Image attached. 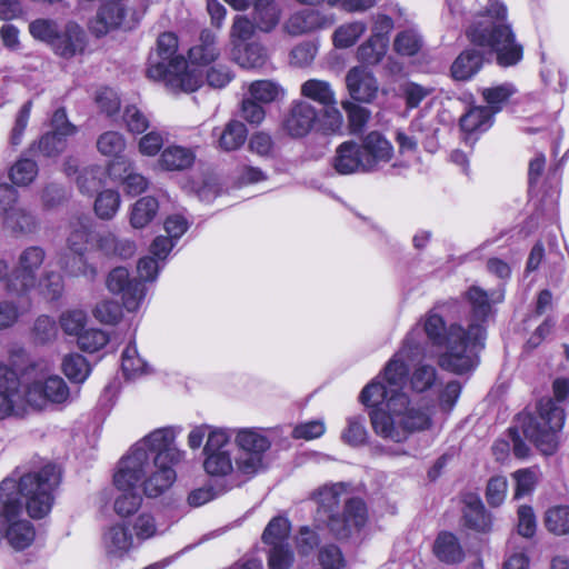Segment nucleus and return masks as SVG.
<instances>
[{"mask_svg": "<svg viewBox=\"0 0 569 569\" xmlns=\"http://www.w3.org/2000/svg\"><path fill=\"white\" fill-rule=\"evenodd\" d=\"M423 352L419 332L411 330L400 349L359 395V401L372 408L369 418L373 432L386 441L401 443L411 433L431 427L429 409L413 403L405 391L409 373L408 362L420 358Z\"/></svg>", "mask_w": 569, "mask_h": 569, "instance_id": "1", "label": "nucleus"}, {"mask_svg": "<svg viewBox=\"0 0 569 569\" xmlns=\"http://www.w3.org/2000/svg\"><path fill=\"white\" fill-rule=\"evenodd\" d=\"M180 427L154 429L137 441L120 460L113 483L119 491L114 512L122 518L133 515L141 506L137 490L140 483L148 497H158L176 481L174 466L183 462L187 451L176 445Z\"/></svg>", "mask_w": 569, "mask_h": 569, "instance_id": "2", "label": "nucleus"}, {"mask_svg": "<svg viewBox=\"0 0 569 569\" xmlns=\"http://www.w3.org/2000/svg\"><path fill=\"white\" fill-rule=\"evenodd\" d=\"M59 482L60 473L51 465L32 472L16 469L0 482V542L17 551L31 546L36 530L23 517L22 499L30 517L43 518L52 508Z\"/></svg>", "mask_w": 569, "mask_h": 569, "instance_id": "3", "label": "nucleus"}, {"mask_svg": "<svg viewBox=\"0 0 569 569\" xmlns=\"http://www.w3.org/2000/svg\"><path fill=\"white\" fill-rule=\"evenodd\" d=\"M466 298L471 305L473 317V321L468 322L466 327L457 321L448 325L433 311H429L421 319L430 343L442 350L438 358L439 367L457 375L469 372L477 367L475 350L482 346L486 337L482 323L491 311V305L503 300V291L498 289L488 293L475 286L466 292Z\"/></svg>", "mask_w": 569, "mask_h": 569, "instance_id": "4", "label": "nucleus"}, {"mask_svg": "<svg viewBox=\"0 0 569 569\" xmlns=\"http://www.w3.org/2000/svg\"><path fill=\"white\" fill-rule=\"evenodd\" d=\"M507 8L499 0L489 1L483 14L476 18L467 31L469 40L491 49L500 66L509 67L522 58V47L515 41L510 27L505 23Z\"/></svg>", "mask_w": 569, "mask_h": 569, "instance_id": "5", "label": "nucleus"}, {"mask_svg": "<svg viewBox=\"0 0 569 569\" xmlns=\"http://www.w3.org/2000/svg\"><path fill=\"white\" fill-rule=\"evenodd\" d=\"M179 40L173 32H163L157 40V58L150 61L147 74L162 81L171 91L193 92L202 84L201 74L177 54Z\"/></svg>", "mask_w": 569, "mask_h": 569, "instance_id": "6", "label": "nucleus"}, {"mask_svg": "<svg viewBox=\"0 0 569 569\" xmlns=\"http://www.w3.org/2000/svg\"><path fill=\"white\" fill-rule=\"evenodd\" d=\"M346 496L343 483L326 485L313 495L321 520L327 521L330 530L339 538L348 537L353 529L362 527L367 519V510L360 499L347 500L342 515L335 511L339 502L346 500Z\"/></svg>", "mask_w": 569, "mask_h": 569, "instance_id": "7", "label": "nucleus"}, {"mask_svg": "<svg viewBox=\"0 0 569 569\" xmlns=\"http://www.w3.org/2000/svg\"><path fill=\"white\" fill-rule=\"evenodd\" d=\"M565 423V412L552 399H542L536 417L522 418V433L545 455H551L558 446L557 433Z\"/></svg>", "mask_w": 569, "mask_h": 569, "instance_id": "8", "label": "nucleus"}, {"mask_svg": "<svg viewBox=\"0 0 569 569\" xmlns=\"http://www.w3.org/2000/svg\"><path fill=\"white\" fill-rule=\"evenodd\" d=\"M23 386L29 409L42 410L49 403H62L69 398V388L64 380L52 373L49 362L40 360L30 365Z\"/></svg>", "mask_w": 569, "mask_h": 569, "instance_id": "9", "label": "nucleus"}, {"mask_svg": "<svg viewBox=\"0 0 569 569\" xmlns=\"http://www.w3.org/2000/svg\"><path fill=\"white\" fill-rule=\"evenodd\" d=\"M29 32L38 41L44 42L63 58L81 53L86 47V34L74 22H68L60 32L57 21L39 18L29 23Z\"/></svg>", "mask_w": 569, "mask_h": 569, "instance_id": "10", "label": "nucleus"}, {"mask_svg": "<svg viewBox=\"0 0 569 569\" xmlns=\"http://www.w3.org/2000/svg\"><path fill=\"white\" fill-rule=\"evenodd\" d=\"M46 260V251L39 246H30L23 249L11 272L8 266L0 260V281L4 290L10 293L28 295L38 286L39 270Z\"/></svg>", "mask_w": 569, "mask_h": 569, "instance_id": "11", "label": "nucleus"}, {"mask_svg": "<svg viewBox=\"0 0 569 569\" xmlns=\"http://www.w3.org/2000/svg\"><path fill=\"white\" fill-rule=\"evenodd\" d=\"M238 473L253 477L267 468V453L272 441L263 429L239 428L234 430Z\"/></svg>", "mask_w": 569, "mask_h": 569, "instance_id": "12", "label": "nucleus"}, {"mask_svg": "<svg viewBox=\"0 0 569 569\" xmlns=\"http://www.w3.org/2000/svg\"><path fill=\"white\" fill-rule=\"evenodd\" d=\"M202 456V468L208 476L223 478L238 473L237 457L233 456L229 429L211 433V438L203 445Z\"/></svg>", "mask_w": 569, "mask_h": 569, "instance_id": "13", "label": "nucleus"}, {"mask_svg": "<svg viewBox=\"0 0 569 569\" xmlns=\"http://www.w3.org/2000/svg\"><path fill=\"white\" fill-rule=\"evenodd\" d=\"M28 411L26 389L10 369L0 365V420L23 417Z\"/></svg>", "mask_w": 569, "mask_h": 569, "instance_id": "14", "label": "nucleus"}, {"mask_svg": "<svg viewBox=\"0 0 569 569\" xmlns=\"http://www.w3.org/2000/svg\"><path fill=\"white\" fill-rule=\"evenodd\" d=\"M107 288L114 295H120L124 308L137 311L146 297L144 286L137 279L130 278L129 271L123 267L112 269L106 281Z\"/></svg>", "mask_w": 569, "mask_h": 569, "instance_id": "15", "label": "nucleus"}, {"mask_svg": "<svg viewBox=\"0 0 569 569\" xmlns=\"http://www.w3.org/2000/svg\"><path fill=\"white\" fill-rule=\"evenodd\" d=\"M367 171L373 172L389 163L395 154L392 143L379 131H371L360 143Z\"/></svg>", "mask_w": 569, "mask_h": 569, "instance_id": "16", "label": "nucleus"}, {"mask_svg": "<svg viewBox=\"0 0 569 569\" xmlns=\"http://www.w3.org/2000/svg\"><path fill=\"white\" fill-rule=\"evenodd\" d=\"M137 19L126 9L124 4L120 1L106 2L97 13L96 20L91 24V30L97 36H103L109 30L123 27L126 29L132 28Z\"/></svg>", "mask_w": 569, "mask_h": 569, "instance_id": "17", "label": "nucleus"}, {"mask_svg": "<svg viewBox=\"0 0 569 569\" xmlns=\"http://www.w3.org/2000/svg\"><path fill=\"white\" fill-rule=\"evenodd\" d=\"M318 119L317 109L309 102L295 101L283 119V130L293 138L307 136Z\"/></svg>", "mask_w": 569, "mask_h": 569, "instance_id": "18", "label": "nucleus"}, {"mask_svg": "<svg viewBox=\"0 0 569 569\" xmlns=\"http://www.w3.org/2000/svg\"><path fill=\"white\" fill-rule=\"evenodd\" d=\"M335 22L332 14H325L318 10L305 9L291 14L283 24V29L291 36H301L331 27Z\"/></svg>", "mask_w": 569, "mask_h": 569, "instance_id": "19", "label": "nucleus"}, {"mask_svg": "<svg viewBox=\"0 0 569 569\" xmlns=\"http://www.w3.org/2000/svg\"><path fill=\"white\" fill-rule=\"evenodd\" d=\"M53 131L44 134L39 141V150L46 157H53L66 148V138L76 133L63 110H57L52 117Z\"/></svg>", "mask_w": 569, "mask_h": 569, "instance_id": "20", "label": "nucleus"}, {"mask_svg": "<svg viewBox=\"0 0 569 569\" xmlns=\"http://www.w3.org/2000/svg\"><path fill=\"white\" fill-rule=\"evenodd\" d=\"M346 86L355 101L371 102L378 93L376 77L365 67H353L346 74Z\"/></svg>", "mask_w": 569, "mask_h": 569, "instance_id": "21", "label": "nucleus"}, {"mask_svg": "<svg viewBox=\"0 0 569 569\" xmlns=\"http://www.w3.org/2000/svg\"><path fill=\"white\" fill-rule=\"evenodd\" d=\"M332 167L340 174L368 172L361 147L355 141H345L338 146Z\"/></svg>", "mask_w": 569, "mask_h": 569, "instance_id": "22", "label": "nucleus"}, {"mask_svg": "<svg viewBox=\"0 0 569 569\" xmlns=\"http://www.w3.org/2000/svg\"><path fill=\"white\" fill-rule=\"evenodd\" d=\"M101 541L106 555L112 559H121L134 548L133 536L122 523L108 527Z\"/></svg>", "mask_w": 569, "mask_h": 569, "instance_id": "23", "label": "nucleus"}, {"mask_svg": "<svg viewBox=\"0 0 569 569\" xmlns=\"http://www.w3.org/2000/svg\"><path fill=\"white\" fill-rule=\"evenodd\" d=\"M109 176L114 180H121L128 194L137 196L148 187L147 179L132 171V162L129 159L113 160L108 166Z\"/></svg>", "mask_w": 569, "mask_h": 569, "instance_id": "24", "label": "nucleus"}, {"mask_svg": "<svg viewBox=\"0 0 569 569\" xmlns=\"http://www.w3.org/2000/svg\"><path fill=\"white\" fill-rule=\"evenodd\" d=\"M230 59L240 68L259 69L266 64L268 53L263 44L253 41L230 48Z\"/></svg>", "mask_w": 569, "mask_h": 569, "instance_id": "25", "label": "nucleus"}, {"mask_svg": "<svg viewBox=\"0 0 569 569\" xmlns=\"http://www.w3.org/2000/svg\"><path fill=\"white\" fill-rule=\"evenodd\" d=\"M199 40V44L189 49L190 63L188 64L202 74L198 67L214 61L219 57L220 51L217 47V36L212 31L203 30L200 33ZM201 78L203 79V76Z\"/></svg>", "mask_w": 569, "mask_h": 569, "instance_id": "26", "label": "nucleus"}, {"mask_svg": "<svg viewBox=\"0 0 569 569\" xmlns=\"http://www.w3.org/2000/svg\"><path fill=\"white\" fill-rule=\"evenodd\" d=\"M495 116L483 106H470L460 118V129L468 136L481 134L493 124Z\"/></svg>", "mask_w": 569, "mask_h": 569, "instance_id": "27", "label": "nucleus"}, {"mask_svg": "<svg viewBox=\"0 0 569 569\" xmlns=\"http://www.w3.org/2000/svg\"><path fill=\"white\" fill-rule=\"evenodd\" d=\"M281 9L274 0H252V20L258 30L271 32L279 23Z\"/></svg>", "mask_w": 569, "mask_h": 569, "instance_id": "28", "label": "nucleus"}, {"mask_svg": "<svg viewBox=\"0 0 569 569\" xmlns=\"http://www.w3.org/2000/svg\"><path fill=\"white\" fill-rule=\"evenodd\" d=\"M7 299L0 301V330L12 327L29 309L28 295L10 293L6 290Z\"/></svg>", "mask_w": 569, "mask_h": 569, "instance_id": "29", "label": "nucleus"}, {"mask_svg": "<svg viewBox=\"0 0 569 569\" xmlns=\"http://www.w3.org/2000/svg\"><path fill=\"white\" fill-rule=\"evenodd\" d=\"M483 57L475 49L462 51L451 66V74L455 80L466 81L476 76L482 68Z\"/></svg>", "mask_w": 569, "mask_h": 569, "instance_id": "30", "label": "nucleus"}, {"mask_svg": "<svg viewBox=\"0 0 569 569\" xmlns=\"http://www.w3.org/2000/svg\"><path fill=\"white\" fill-rule=\"evenodd\" d=\"M91 239L92 221L89 217H80L70 222L67 244L71 252L86 253Z\"/></svg>", "mask_w": 569, "mask_h": 569, "instance_id": "31", "label": "nucleus"}, {"mask_svg": "<svg viewBox=\"0 0 569 569\" xmlns=\"http://www.w3.org/2000/svg\"><path fill=\"white\" fill-rule=\"evenodd\" d=\"M433 553L442 562L456 563L463 559V550L451 532H440L433 543Z\"/></svg>", "mask_w": 569, "mask_h": 569, "instance_id": "32", "label": "nucleus"}, {"mask_svg": "<svg viewBox=\"0 0 569 569\" xmlns=\"http://www.w3.org/2000/svg\"><path fill=\"white\" fill-rule=\"evenodd\" d=\"M194 158V153L188 148L169 146L161 152L159 163L166 170H184L193 163Z\"/></svg>", "mask_w": 569, "mask_h": 569, "instance_id": "33", "label": "nucleus"}, {"mask_svg": "<svg viewBox=\"0 0 569 569\" xmlns=\"http://www.w3.org/2000/svg\"><path fill=\"white\" fill-rule=\"evenodd\" d=\"M159 203L153 197H142L131 207L129 221L132 228L142 229L156 217Z\"/></svg>", "mask_w": 569, "mask_h": 569, "instance_id": "34", "label": "nucleus"}, {"mask_svg": "<svg viewBox=\"0 0 569 569\" xmlns=\"http://www.w3.org/2000/svg\"><path fill=\"white\" fill-rule=\"evenodd\" d=\"M60 267L63 271L76 278H84L89 281H93L97 276V269L93 264L89 263L84 253L64 254L59 261Z\"/></svg>", "mask_w": 569, "mask_h": 569, "instance_id": "35", "label": "nucleus"}, {"mask_svg": "<svg viewBox=\"0 0 569 569\" xmlns=\"http://www.w3.org/2000/svg\"><path fill=\"white\" fill-rule=\"evenodd\" d=\"M463 518L466 525L477 531H486L490 528L491 520L481 500L477 496H469L466 499V507L463 510Z\"/></svg>", "mask_w": 569, "mask_h": 569, "instance_id": "36", "label": "nucleus"}, {"mask_svg": "<svg viewBox=\"0 0 569 569\" xmlns=\"http://www.w3.org/2000/svg\"><path fill=\"white\" fill-rule=\"evenodd\" d=\"M517 92L516 87L512 83L505 82L498 86L483 88L481 96L483 101L487 103L486 108L497 114L502 110L509 99Z\"/></svg>", "mask_w": 569, "mask_h": 569, "instance_id": "37", "label": "nucleus"}, {"mask_svg": "<svg viewBox=\"0 0 569 569\" xmlns=\"http://www.w3.org/2000/svg\"><path fill=\"white\" fill-rule=\"evenodd\" d=\"M301 96L318 102L319 104H337L336 92L328 81L309 79L301 84Z\"/></svg>", "mask_w": 569, "mask_h": 569, "instance_id": "38", "label": "nucleus"}, {"mask_svg": "<svg viewBox=\"0 0 569 569\" xmlns=\"http://www.w3.org/2000/svg\"><path fill=\"white\" fill-rule=\"evenodd\" d=\"M248 91L250 98L261 103H271L286 96V90L280 83L268 79L252 81Z\"/></svg>", "mask_w": 569, "mask_h": 569, "instance_id": "39", "label": "nucleus"}, {"mask_svg": "<svg viewBox=\"0 0 569 569\" xmlns=\"http://www.w3.org/2000/svg\"><path fill=\"white\" fill-rule=\"evenodd\" d=\"M248 130L239 120H230L218 139V147L224 151L238 150L246 141Z\"/></svg>", "mask_w": 569, "mask_h": 569, "instance_id": "40", "label": "nucleus"}, {"mask_svg": "<svg viewBox=\"0 0 569 569\" xmlns=\"http://www.w3.org/2000/svg\"><path fill=\"white\" fill-rule=\"evenodd\" d=\"M367 24L363 21H351L339 26L333 34L332 42L338 49L352 47L366 32Z\"/></svg>", "mask_w": 569, "mask_h": 569, "instance_id": "41", "label": "nucleus"}, {"mask_svg": "<svg viewBox=\"0 0 569 569\" xmlns=\"http://www.w3.org/2000/svg\"><path fill=\"white\" fill-rule=\"evenodd\" d=\"M121 206V196L117 190L106 189L98 193L93 210L101 220H111L114 218Z\"/></svg>", "mask_w": 569, "mask_h": 569, "instance_id": "42", "label": "nucleus"}, {"mask_svg": "<svg viewBox=\"0 0 569 569\" xmlns=\"http://www.w3.org/2000/svg\"><path fill=\"white\" fill-rule=\"evenodd\" d=\"M126 147V138L118 131H106L97 139L98 151L104 157L114 158V160L126 159L121 157Z\"/></svg>", "mask_w": 569, "mask_h": 569, "instance_id": "43", "label": "nucleus"}, {"mask_svg": "<svg viewBox=\"0 0 569 569\" xmlns=\"http://www.w3.org/2000/svg\"><path fill=\"white\" fill-rule=\"evenodd\" d=\"M437 379L438 372L432 365L419 362L409 376V383L412 391L421 393L431 389Z\"/></svg>", "mask_w": 569, "mask_h": 569, "instance_id": "44", "label": "nucleus"}, {"mask_svg": "<svg viewBox=\"0 0 569 569\" xmlns=\"http://www.w3.org/2000/svg\"><path fill=\"white\" fill-rule=\"evenodd\" d=\"M4 223L13 232L28 233L36 229L37 220L31 211L20 204L8 212Z\"/></svg>", "mask_w": 569, "mask_h": 569, "instance_id": "45", "label": "nucleus"}, {"mask_svg": "<svg viewBox=\"0 0 569 569\" xmlns=\"http://www.w3.org/2000/svg\"><path fill=\"white\" fill-rule=\"evenodd\" d=\"M121 368L128 379H134L147 372V362L138 355L134 343H129L122 352Z\"/></svg>", "mask_w": 569, "mask_h": 569, "instance_id": "46", "label": "nucleus"}, {"mask_svg": "<svg viewBox=\"0 0 569 569\" xmlns=\"http://www.w3.org/2000/svg\"><path fill=\"white\" fill-rule=\"evenodd\" d=\"M345 443L359 447L367 442L368 431L366 419L362 416H352L347 419V426L341 433Z\"/></svg>", "mask_w": 569, "mask_h": 569, "instance_id": "47", "label": "nucleus"}, {"mask_svg": "<svg viewBox=\"0 0 569 569\" xmlns=\"http://www.w3.org/2000/svg\"><path fill=\"white\" fill-rule=\"evenodd\" d=\"M62 371L69 380L81 383L89 377L91 369L84 357L71 353L63 358Z\"/></svg>", "mask_w": 569, "mask_h": 569, "instance_id": "48", "label": "nucleus"}, {"mask_svg": "<svg viewBox=\"0 0 569 569\" xmlns=\"http://www.w3.org/2000/svg\"><path fill=\"white\" fill-rule=\"evenodd\" d=\"M546 528L557 536L569 533V506H555L545 515Z\"/></svg>", "mask_w": 569, "mask_h": 569, "instance_id": "49", "label": "nucleus"}, {"mask_svg": "<svg viewBox=\"0 0 569 569\" xmlns=\"http://www.w3.org/2000/svg\"><path fill=\"white\" fill-rule=\"evenodd\" d=\"M291 530L290 522L284 517H274L267 525L263 533V543L273 547L277 543H287L286 540L289 537Z\"/></svg>", "mask_w": 569, "mask_h": 569, "instance_id": "50", "label": "nucleus"}, {"mask_svg": "<svg viewBox=\"0 0 569 569\" xmlns=\"http://www.w3.org/2000/svg\"><path fill=\"white\" fill-rule=\"evenodd\" d=\"M131 528L133 540L138 542L152 539L161 532L154 517L149 512H142L136 517Z\"/></svg>", "mask_w": 569, "mask_h": 569, "instance_id": "51", "label": "nucleus"}, {"mask_svg": "<svg viewBox=\"0 0 569 569\" xmlns=\"http://www.w3.org/2000/svg\"><path fill=\"white\" fill-rule=\"evenodd\" d=\"M389 43L385 40H379L370 37L357 50V57L360 61L368 64L379 63L388 49Z\"/></svg>", "mask_w": 569, "mask_h": 569, "instance_id": "52", "label": "nucleus"}, {"mask_svg": "<svg viewBox=\"0 0 569 569\" xmlns=\"http://www.w3.org/2000/svg\"><path fill=\"white\" fill-rule=\"evenodd\" d=\"M254 29H257V27L254 26L253 20L251 21L246 16H237L233 19L230 29V48H236L239 47V44L247 43V41L253 36Z\"/></svg>", "mask_w": 569, "mask_h": 569, "instance_id": "53", "label": "nucleus"}, {"mask_svg": "<svg viewBox=\"0 0 569 569\" xmlns=\"http://www.w3.org/2000/svg\"><path fill=\"white\" fill-rule=\"evenodd\" d=\"M341 107L347 113L350 132H361L370 119V111L350 100L342 101Z\"/></svg>", "mask_w": 569, "mask_h": 569, "instance_id": "54", "label": "nucleus"}, {"mask_svg": "<svg viewBox=\"0 0 569 569\" xmlns=\"http://www.w3.org/2000/svg\"><path fill=\"white\" fill-rule=\"evenodd\" d=\"M104 174L103 168L100 166H90L83 168L77 177V184L81 193L91 194L102 183Z\"/></svg>", "mask_w": 569, "mask_h": 569, "instance_id": "55", "label": "nucleus"}, {"mask_svg": "<svg viewBox=\"0 0 569 569\" xmlns=\"http://www.w3.org/2000/svg\"><path fill=\"white\" fill-rule=\"evenodd\" d=\"M295 561V553L288 543H277L268 552L270 569H290Z\"/></svg>", "mask_w": 569, "mask_h": 569, "instance_id": "56", "label": "nucleus"}, {"mask_svg": "<svg viewBox=\"0 0 569 569\" xmlns=\"http://www.w3.org/2000/svg\"><path fill=\"white\" fill-rule=\"evenodd\" d=\"M393 48L401 56H415L421 48V39L413 30L402 31L397 34Z\"/></svg>", "mask_w": 569, "mask_h": 569, "instance_id": "57", "label": "nucleus"}, {"mask_svg": "<svg viewBox=\"0 0 569 569\" xmlns=\"http://www.w3.org/2000/svg\"><path fill=\"white\" fill-rule=\"evenodd\" d=\"M38 168L34 161L21 159L12 166L10 178L14 184L27 186L36 178Z\"/></svg>", "mask_w": 569, "mask_h": 569, "instance_id": "58", "label": "nucleus"}, {"mask_svg": "<svg viewBox=\"0 0 569 569\" xmlns=\"http://www.w3.org/2000/svg\"><path fill=\"white\" fill-rule=\"evenodd\" d=\"M78 346L87 352H96L108 342V336L100 329H86L78 337Z\"/></svg>", "mask_w": 569, "mask_h": 569, "instance_id": "59", "label": "nucleus"}, {"mask_svg": "<svg viewBox=\"0 0 569 569\" xmlns=\"http://www.w3.org/2000/svg\"><path fill=\"white\" fill-rule=\"evenodd\" d=\"M87 315L82 310H68L60 316V326L64 333L78 336L84 330Z\"/></svg>", "mask_w": 569, "mask_h": 569, "instance_id": "60", "label": "nucleus"}, {"mask_svg": "<svg viewBox=\"0 0 569 569\" xmlns=\"http://www.w3.org/2000/svg\"><path fill=\"white\" fill-rule=\"evenodd\" d=\"M513 479L516 480V498H521L523 496L529 495L535 489L539 472L535 468L520 469L516 471L513 475Z\"/></svg>", "mask_w": 569, "mask_h": 569, "instance_id": "61", "label": "nucleus"}, {"mask_svg": "<svg viewBox=\"0 0 569 569\" xmlns=\"http://www.w3.org/2000/svg\"><path fill=\"white\" fill-rule=\"evenodd\" d=\"M508 492V480L503 476L491 477L487 485L486 498L490 506H500Z\"/></svg>", "mask_w": 569, "mask_h": 569, "instance_id": "62", "label": "nucleus"}, {"mask_svg": "<svg viewBox=\"0 0 569 569\" xmlns=\"http://www.w3.org/2000/svg\"><path fill=\"white\" fill-rule=\"evenodd\" d=\"M123 121L131 133H142L150 127L148 117L136 106H128L126 108Z\"/></svg>", "mask_w": 569, "mask_h": 569, "instance_id": "63", "label": "nucleus"}, {"mask_svg": "<svg viewBox=\"0 0 569 569\" xmlns=\"http://www.w3.org/2000/svg\"><path fill=\"white\" fill-rule=\"evenodd\" d=\"M93 316L102 323L113 325L121 318V308L113 300H102L93 309Z\"/></svg>", "mask_w": 569, "mask_h": 569, "instance_id": "64", "label": "nucleus"}]
</instances>
